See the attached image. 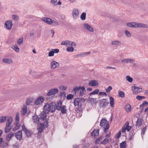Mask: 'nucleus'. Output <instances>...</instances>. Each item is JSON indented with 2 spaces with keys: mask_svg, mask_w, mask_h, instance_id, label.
I'll return each instance as SVG.
<instances>
[{
  "mask_svg": "<svg viewBox=\"0 0 148 148\" xmlns=\"http://www.w3.org/2000/svg\"><path fill=\"white\" fill-rule=\"evenodd\" d=\"M56 103L54 102H52L49 103H47L45 104L44 106V110L47 114L49 112H53L56 110Z\"/></svg>",
  "mask_w": 148,
  "mask_h": 148,
  "instance_id": "f257e3e1",
  "label": "nucleus"
},
{
  "mask_svg": "<svg viewBox=\"0 0 148 148\" xmlns=\"http://www.w3.org/2000/svg\"><path fill=\"white\" fill-rule=\"evenodd\" d=\"M100 125L101 127H105L103 129V131L105 133H106L109 129V124L106 119H102L100 123Z\"/></svg>",
  "mask_w": 148,
  "mask_h": 148,
  "instance_id": "f03ea898",
  "label": "nucleus"
},
{
  "mask_svg": "<svg viewBox=\"0 0 148 148\" xmlns=\"http://www.w3.org/2000/svg\"><path fill=\"white\" fill-rule=\"evenodd\" d=\"M99 104L101 108H105L108 106L109 102L107 99H103L99 101Z\"/></svg>",
  "mask_w": 148,
  "mask_h": 148,
  "instance_id": "7ed1b4c3",
  "label": "nucleus"
},
{
  "mask_svg": "<svg viewBox=\"0 0 148 148\" xmlns=\"http://www.w3.org/2000/svg\"><path fill=\"white\" fill-rule=\"evenodd\" d=\"M44 100V99L43 97L39 96L34 101V103L36 105H39L42 104Z\"/></svg>",
  "mask_w": 148,
  "mask_h": 148,
  "instance_id": "20e7f679",
  "label": "nucleus"
},
{
  "mask_svg": "<svg viewBox=\"0 0 148 148\" xmlns=\"http://www.w3.org/2000/svg\"><path fill=\"white\" fill-rule=\"evenodd\" d=\"M58 92V88H55L50 89L49 90L47 94V96H50L52 95H54L56 94Z\"/></svg>",
  "mask_w": 148,
  "mask_h": 148,
  "instance_id": "39448f33",
  "label": "nucleus"
},
{
  "mask_svg": "<svg viewBox=\"0 0 148 148\" xmlns=\"http://www.w3.org/2000/svg\"><path fill=\"white\" fill-rule=\"evenodd\" d=\"M12 25V22L11 20L7 21L5 23V25L6 26L5 28L8 30H10L11 29Z\"/></svg>",
  "mask_w": 148,
  "mask_h": 148,
  "instance_id": "423d86ee",
  "label": "nucleus"
},
{
  "mask_svg": "<svg viewBox=\"0 0 148 148\" xmlns=\"http://www.w3.org/2000/svg\"><path fill=\"white\" fill-rule=\"evenodd\" d=\"M87 101H90L91 103V104L93 106L94 105H96V103H98V101H97V99L96 98H92L89 97L88 100Z\"/></svg>",
  "mask_w": 148,
  "mask_h": 148,
  "instance_id": "0eeeda50",
  "label": "nucleus"
},
{
  "mask_svg": "<svg viewBox=\"0 0 148 148\" xmlns=\"http://www.w3.org/2000/svg\"><path fill=\"white\" fill-rule=\"evenodd\" d=\"M46 113L45 112H42L38 116V117L39 120L42 121H43L45 120L46 118Z\"/></svg>",
  "mask_w": 148,
  "mask_h": 148,
  "instance_id": "6e6552de",
  "label": "nucleus"
},
{
  "mask_svg": "<svg viewBox=\"0 0 148 148\" xmlns=\"http://www.w3.org/2000/svg\"><path fill=\"white\" fill-rule=\"evenodd\" d=\"M15 137L18 140H21L22 139V131H19L15 133Z\"/></svg>",
  "mask_w": 148,
  "mask_h": 148,
  "instance_id": "1a4fd4ad",
  "label": "nucleus"
},
{
  "mask_svg": "<svg viewBox=\"0 0 148 148\" xmlns=\"http://www.w3.org/2000/svg\"><path fill=\"white\" fill-rule=\"evenodd\" d=\"M59 65V63L54 61H53L51 63V68L52 69H55Z\"/></svg>",
  "mask_w": 148,
  "mask_h": 148,
  "instance_id": "9d476101",
  "label": "nucleus"
},
{
  "mask_svg": "<svg viewBox=\"0 0 148 148\" xmlns=\"http://www.w3.org/2000/svg\"><path fill=\"white\" fill-rule=\"evenodd\" d=\"M88 85L90 86H97L99 85V82L96 80H92L89 82L88 83Z\"/></svg>",
  "mask_w": 148,
  "mask_h": 148,
  "instance_id": "9b49d317",
  "label": "nucleus"
},
{
  "mask_svg": "<svg viewBox=\"0 0 148 148\" xmlns=\"http://www.w3.org/2000/svg\"><path fill=\"white\" fill-rule=\"evenodd\" d=\"M32 119V120L34 123L38 124L39 123L40 120L38 116H37L36 114H34V115L33 116Z\"/></svg>",
  "mask_w": 148,
  "mask_h": 148,
  "instance_id": "f8f14e48",
  "label": "nucleus"
},
{
  "mask_svg": "<svg viewBox=\"0 0 148 148\" xmlns=\"http://www.w3.org/2000/svg\"><path fill=\"white\" fill-rule=\"evenodd\" d=\"M132 89L133 93L135 94H137L139 93V92L138 91L139 90H139L140 89H141V90L142 89V88L136 86H132Z\"/></svg>",
  "mask_w": 148,
  "mask_h": 148,
  "instance_id": "ddd939ff",
  "label": "nucleus"
},
{
  "mask_svg": "<svg viewBox=\"0 0 148 148\" xmlns=\"http://www.w3.org/2000/svg\"><path fill=\"white\" fill-rule=\"evenodd\" d=\"M62 106V101L61 100H60L58 101L55 106L56 110L57 109L58 110H60Z\"/></svg>",
  "mask_w": 148,
  "mask_h": 148,
  "instance_id": "4468645a",
  "label": "nucleus"
},
{
  "mask_svg": "<svg viewBox=\"0 0 148 148\" xmlns=\"http://www.w3.org/2000/svg\"><path fill=\"white\" fill-rule=\"evenodd\" d=\"M84 25L85 28L88 31L92 32L94 31L93 28L89 25L87 23L84 24Z\"/></svg>",
  "mask_w": 148,
  "mask_h": 148,
  "instance_id": "2eb2a0df",
  "label": "nucleus"
},
{
  "mask_svg": "<svg viewBox=\"0 0 148 148\" xmlns=\"http://www.w3.org/2000/svg\"><path fill=\"white\" fill-rule=\"evenodd\" d=\"M40 127L43 129L46 127H48V119H46L44 123H40Z\"/></svg>",
  "mask_w": 148,
  "mask_h": 148,
  "instance_id": "dca6fc26",
  "label": "nucleus"
},
{
  "mask_svg": "<svg viewBox=\"0 0 148 148\" xmlns=\"http://www.w3.org/2000/svg\"><path fill=\"white\" fill-rule=\"evenodd\" d=\"M78 14L79 11L78 9H76V10H73L72 15L74 19H76L78 17Z\"/></svg>",
  "mask_w": 148,
  "mask_h": 148,
  "instance_id": "f3484780",
  "label": "nucleus"
},
{
  "mask_svg": "<svg viewBox=\"0 0 148 148\" xmlns=\"http://www.w3.org/2000/svg\"><path fill=\"white\" fill-rule=\"evenodd\" d=\"M135 60L134 59L127 58L122 60L121 62L122 63H128L129 62H133Z\"/></svg>",
  "mask_w": 148,
  "mask_h": 148,
  "instance_id": "a211bd4d",
  "label": "nucleus"
},
{
  "mask_svg": "<svg viewBox=\"0 0 148 148\" xmlns=\"http://www.w3.org/2000/svg\"><path fill=\"white\" fill-rule=\"evenodd\" d=\"M99 129L94 130L92 132L91 135L94 137L98 136L99 135Z\"/></svg>",
  "mask_w": 148,
  "mask_h": 148,
  "instance_id": "6ab92c4d",
  "label": "nucleus"
},
{
  "mask_svg": "<svg viewBox=\"0 0 148 148\" xmlns=\"http://www.w3.org/2000/svg\"><path fill=\"white\" fill-rule=\"evenodd\" d=\"M59 111H61V113L63 114H66L67 112L66 106L65 105L62 106Z\"/></svg>",
  "mask_w": 148,
  "mask_h": 148,
  "instance_id": "aec40b11",
  "label": "nucleus"
},
{
  "mask_svg": "<svg viewBox=\"0 0 148 148\" xmlns=\"http://www.w3.org/2000/svg\"><path fill=\"white\" fill-rule=\"evenodd\" d=\"M14 134L12 132H9L6 136V139L8 141H10L11 138L14 136Z\"/></svg>",
  "mask_w": 148,
  "mask_h": 148,
  "instance_id": "412c9836",
  "label": "nucleus"
},
{
  "mask_svg": "<svg viewBox=\"0 0 148 148\" xmlns=\"http://www.w3.org/2000/svg\"><path fill=\"white\" fill-rule=\"evenodd\" d=\"M42 20L45 23L49 25L51 24L52 19L49 18L45 17L42 18Z\"/></svg>",
  "mask_w": 148,
  "mask_h": 148,
  "instance_id": "4be33fe9",
  "label": "nucleus"
},
{
  "mask_svg": "<svg viewBox=\"0 0 148 148\" xmlns=\"http://www.w3.org/2000/svg\"><path fill=\"white\" fill-rule=\"evenodd\" d=\"M135 24L136 25V27H140L146 28L147 27V25L144 24L142 23H136Z\"/></svg>",
  "mask_w": 148,
  "mask_h": 148,
  "instance_id": "5701e85b",
  "label": "nucleus"
},
{
  "mask_svg": "<svg viewBox=\"0 0 148 148\" xmlns=\"http://www.w3.org/2000/svg\"><path fill=\"white\" fill-rule=\"evenodd\" d=\"M73 103L75 106H79V105H80V98H77L75 99L73 101Z\"/></svg>",
  "mask_w": 148,
  "mask_h": 148,
  "instance_id": "b1692460",
  "label": "nucleus"
},
{
  "mask_svg": "<svg viewBox=\"0 0 148 148\" xmlns=\"http://www.w3.org/2000/svg\"><path fill=\"white\" fill-rule=\"evenodd\" d=\"M143 120L141 118H138L136 121V126L139 127L142 125Z\"/></svg>",
  "mask_w": 148,
  "mask_h": 148,
  "instance_id": "393cba45",
  "label": "nucleus"
},
{
  "mask_svg": "<svg viewBox=\"0 0 148 148\" xmlns=\"http://www.w3.org/2000/svg\"><path fill=\"white\" fill-rule=\"evenodd\" d=\"M125 108L127 112H131V107L129 104L126 105Z\"/></svg>",
  "mask_w": 148,
  "mask_h": 148,
  "instance_id": "a878e982",
  "label": "nucleus"
},
{
  "mask_svg": "<svg viewBox=\"0 0 148 148\" xmlns=\"http://www.w3.org/2000/svg\"><path fill=\"white\" fill-rule=\"evenodd\" d=\"M3 61L4 63L9 64L12 62V59L9 58H4L3 60Z\"/></svg>",
  "mask_w": 148,
  "mask_h": 148,
  "instance_id": "bb28decb",
  "label": "nucleus"
},
{
  "mask_svg": "<svg viewBox=\"0 0 148 148\" xmlns=\"http://www.w3.org/2000/svg\"><path fill=\"white\" fill-rule=\"evenodd\" d=\"M86 92V90L85 89V87L84 86H82V88L81 89V90L79 93V95L81 96H82Z\"/></svg>",
  "mask_w": 148,
  "mask_h": 148,
  "instance_id": "cd10ccee",
  "label": "nucleus"
},
{
  "mask_svg": "<svg viewBox=\"0 0 148 148\" xmlns=\"http://www.w3.org/2000/svg\"><path fill=\"white\" fill-rule=\"evenodd\" d=\"M86 101V100L83 97H81L80 99V105L79 107L80 108L82 107L83 104Z\"/></svg>",
  "mask_w": 148,
  "mask_h": 148,
  "instance_id": "c85d7f7f",
  "label": "nucleus"
},
{
  "mask_svg": "<svg viewBox=\"0 0 148 148\" xmlns=\"http://www.w3.org/2000/svg\"><path fill=\"white\" fill-rule=\"evenodd\" d=\"M135 22L128 23L126 24L127 26L130 27H136Z\"/></svg>",
  "mask_w": 148,
  "mask_h": 148,
  "instance_id": "c756f323",
  "label": "nucleus"
},
{
  "mask_svg": "<svg viewBox=\"0 0 148 148\" xmlns=\"http://www.w3.org/2000/svg\"><path fill=\"white\" fill-rule=\"evenodd\" d=\"M7 122H6V125H10L12 121V119L11 117H7Z\"/></svg>",
  "mask_w": 148,
  "mask_h": 148,
  "instance_id": "7c9ffc66",
  "label": "nucleus"
},
{
  "mask_svg": "<svg viewBox=\"0 0 148 148\" xmlns=\"http://www.w3.org/2000/svg\"><path fill=\"white\" fill-rule=\"evenodd\" d=\"M110 106L111 107H113L114 106V98L112 97H110Z\"/></svg>",
  "mask_w": 148,
  "mask_h": 148,
  "instance_id": "2f4dec72",
  "label": "nucleus"
},
{
  "mask_svg": "<svg viewBox=\"0 0 148 148\" xmlns=\"http://www.w3.org/2000/svg\"><path fill=\"white\" fill-rule=\"evenodd\" d=\"M15 124L16 127H14L13 128V130L14 131H15L16 130L18 129L20 126V125L18 123V121H15Z\"/></svg>",
  "mask_w": 148,
  "mask_h": 148,
  "instance_id": "473e14b6",
  "label": "nucleus"
},
{
  "mask_svg": "<svg viewBox=\"0 0 148 148\" xmlns=\"http://www.w3.org/2000/svg\"><path fill=\"white\" fill-rule=\"evenodd\" d=\"M120 148H126L127 147L126 143L124 141L120 144Z\"/></svg>",
  "mask_w": 148,
  "mask_h": 148,
  "instance_id": "72a5a7b5",
  "label": "nucleus"
},
{
  "mask_svg": "<svg viewBox=\"0 0 148 148\" xmlns=\"http://www.w3.org/2000/svg\"><path fill=\"white\" fill-rule=\"evenodd\" d=\"M10 126L9 125H6V127L5 128V132L7 133L10 131L11 129V127H10Z\"/></svg>",
  "mask_w": 148,
  "mask_h": 148,
  "instance_id": "f704fd0d",
  "label": "nucleus"
},
{
  "mask_svg": "<svg viewBox=\"0 0 148 148\" xmlns=\"http://www.w3.org/2000/svg\"><path fill=\"white\" fill-rule=\"evenodd\" d=\"M119 95L120 97L123 98L125 96V94L124 92L121 90H119L118 91Z\"/></svg>",
  "mask_w": 148,
  "mask_h": 148,
  "instance_id": "c9c22d12",
  "label": "nucleus"
},
{
  "mask_svg": "<svg viewBox=\"0 0 148 148\" xmlns=\"http://www.w3.org/2000/svg\"><path fill=\"white\" fill-rule=\"evenodd\" d=\"M25 134H26V136L28 137H29L31 136L32 133L31 132L27 130V131H26L25 132Z\"/></svg>",
  "mask_w": 148,
  "mask_h": 148,
  "instance_id": "e433bc0d",
  "label": "nucleus"
},
{
  "mask_svg": "<svg viewBox=\"0 0 148 148\" xmlns=\"http://www.w3.org/2000/svg\"><path fill=\"white\" fill-rule=\"evenodd\" d=\"M86 14L85 12L82 13L80 16V18L82 20H84L86 18Z\"/></svg>",
  "mask_w": 148,
  "mask_h": 148,
  "instance_id": "4c0bfd02",
  "label": "nucleus"
},
{
  "mask_svg": "<svg viewBox=\"0 0 148 148\" xmlns=\"http://www.w3.org/2000/svg\"><path fill=\"white\" fill-rule=\"evenodd\" d=\"M33 100V99L31 98H28L27 99L26 104L27 105H29L31 103Z\"/></svg>",
  "mask_w": 148,
  "mask_h": 148,
  "instance_id": "58836bf2",
  "label": "nucleus"
},
{
  "mask_svg": "<svg viewBox=\"0 0 148 148\" xmlns=\"http://www.w3.org/2000/svg\"><path fill=\"white\" fill-rule=\"evenodd\" d=\"M121 43V42L120 41L117 40H115L112 41V44L113 45H119Z\"/></svg>",
  "mask_w": 148,
  "mask_h": 148,
  "instance_id": "ea45409f",
  "label": "nucleus"
},
{
  "mask_svg": "<svg viewBox=\"0 0 148 148\" xmlns=\"http://www.w3.org/2000/svg\"><path fill=\"white\" fill-rule=\"evenodd\" d=\"M12 48L16 52H19V49L16 45H13Z\"/></svg>",
  "mask_w": 148,
  "mask_h": 148,
  "instance_id": "a19ab883",
  "label": "nucleus"
},
{
  "mask_svg": "<svg viewBox=\"0 0 148 148\" xmlns=\"http://www.w3.org/2000/svg\"><path fill=\"white\" fill-rule=\"evenodd\" d=\"M148 105V102H147L146 101H144L143 102L142 104L140 105V107H144L145 106H147Z\"/></svg>",
  "mask_w": 148,
  "mask_h": 148,
  "instance_id": "79ce46f5",
  "label": "nucleus"
},
{
  "mask_svg": "<svg viewBox=\"0 0 148 148\" xmlns=\"http://www.w3.org/2000/svg\"><path fill=\"white\" fill-rule=\"evenodd\" d=\"M74 97L73 95L72 94H68L66 97V99L67 100H71Z\"/></svg>",
  "mask_w": 148,
  "mask_h": 148,
  "instance_id": "37998d69",
  "label": "nucleus"
},
{
  "mask_svg": "<svg viewBox=\"0 0 148 148\" xmlns=\"http://www.w3.org/2000/svg\"><path fill=\"white\" fill-rule=\"evenodd\" d=\"M37 130L38 131V132L36 134H41L43 131L44 129L41 128V127H39L37 128Z\"/></svg>",
  "mask_w": 148,
  "mask_h": 148,
  "instance_id": "c03bdc74",
  "label": "nucleus"
},
{
  "mask_svg": "<svg viewBox=\"0 0 148 148\" xmlns=\"http://www.w3.org/2000/svg\"><path fill=\"white\" fill-rule=\"evenodd\" d=\"M99 90L98 89H96L95 90L91 92L89 94V95L90 96L92 95H95L97 94L99 92Z\"/></svg>",
  "mask_w": 148,
  "mask_h": 148,
  "instance_id": "a18cd8bd",
  "label": "nucleus"
},
{
  "mask_svg": "<svg viewBox=\"0 0 148 148\" xmlns=\"http://www.w3.org/2000/svg\"><path fill=\"white\" fill-rule=\"evenodd\" d=\"M7 117L1 116L0 117V123H3L5 121Z\"/></svg>",
  "mask_w": 148,
  "mask_h": 148,
  "instance_id": "49530a36",
  "label": "nucleus"
},
{
  "mask_svg": "<svg viewBox=\"0 0 148 148\" xmlns=\"http://www.w3.org/2000/svg\"><path fill=\"white\" fill-rule=\"evenodd\" d=\"M27 107L25 106L24 108H22V111L23 112L22 113V114L23 115H25V114L27 111Z\"/></svg>",
  "mask_w": 148,
  "mask_h": 148,
  "instance_id": "de8ad7c7",
  "label": "nucleus"
},
{
  "mask_svg": "<svg viewBox=\"0 0 148 148\" xmlns=\"http://www.w3.org/2000/svg\"><path fill=\"white\" fill-rule=\"evenodd\" d=\"M126 78L127 81L130 82H132L133 79L132 77H131L129 76H127L126 77Z\"/></svg>",
  "mask_w": 148,
  "mask_h": 148,
  "instance_id": "09e8293b",
  "label": "nucleus"
},
{
  "mask_svg": "<svg viewBox=\"0 0 148 148\" xmlns=\"http://www.w3.org/2000/svg\"><path fill=\"white\" fill-rule=\"evenodd\" d=\"M74 50V48L72 47H68L66 49V51L68 52H73Z\"/></svg>",
  "mask_w": 148,
  "mask_h": 148,
  "instance_id": "8fccbe9b",
  "label": "nucleus"
},
{
  "mask_svg": "<svg viewBox=\"0 0 148 148\" xmlns=\"http://www.w3.org/2000/svg\"><path fill=\"white\" fill-rule=\"evenodd\" d=\"M136 98L138 100H142L143 99L145 98V97L140 95H137L136 97Z\"/></svg>",
  "mask_w": 148,
  "mask_h": 148,
  "instance_id": "3c124183",
  "label": "nucleus"
},
{
  "mask_svg": "<svg viewBox=\"0 0 148 148\" xmlns=\"http://www.w3.org/2000/svg\"><path fill=\"white\" fill-rule=\"evenodd\" d=\"M108 141V139L106 138L103 141L101 142V144L103 145H105Z\"/></svg>",
  "mask_w": 148,
  "mask_h": 148,
  "instance_id": "603ef678",
  "label": "nucleus"
},
{
  "mask_svg": "<svg viewBox=\"0 0 148 148\" xmlns=\"http://www.w3.org/2000/svg\"><path fill=\"white\" fill-rule=\"evenodd\" d=\"M65 93L64 92H61L59 94V96H61V97H62L64 99L66 97L65 96Z\"/></svg>",
  "mask_w": 148,
  "mask_h": 148,
  "instance_id": "864d4df0",
  "label": "nucleus"
},
{
  "mask_svg": "<svg viewBox=\"0 0 148 148\" xmlns=\"http://www.w3.org/2000/svg\"><path fill=\"white\" fill-rule=\"evenodd\" d=\"M125 33L126 35L128 37H130L131 36V34L130 32L127 30H125Z\"/></svg>",
  "mask_w": 148,
  "mask_h": 148,
  "instance_id": "5fc2aeb1",
  "label": "nucleus"
},
{
  "mask_svg": "<svg viewBox=\"0 0 148 148\" xmlns=\"http://www.w3.org/2000/svg\"><path fill=\"white\" fill-rule=\"evenodd\" d=\"M108 17H109L110 20L113 21H117L116 18L114 16H108Z\"/></svg>",
  "mask_w": 148,
  "mask_h": 148,
  "instance_id": "6e6d98bb",
  "label": "nucleus"
},
{
  "mask_svg": "<svg viewBox=\"0 0 148 148\" xmlns=\"http://www.w3.org/2000/svg\"><path fill=\"white\" fill-rule=\"evenodd\" d=\"M121 134V131H120L118 133L115 135V138L116 139H118L120 136Z\"/></svg>",
  "mask_w": 148,
  "mask_h": 148,
  "instance_id": "4d7b16f0",
  "label": "nucleus"
},
{
  "mask_svg": "<svg viewBox=\"0 0 148 148\" xmlns=\"http://www.w3.org/2000/svg\"><path fill=\"white\" fill-rule=\"evenodd\" d=\"M51 22V24L53 25L57 26L58 25V22H57V21H54V20L52 21V22Z\"/></svg>",
  "mask_w": 148,
  "mask_h": 148,
  "instance_id": "13d9d810",
  "label": "nucleus"
},
{
  "mask_svg": "<svg viewBox=\"0 0 148 148\" xmlns=\"http://www.w3.org/2000/svg\"><path fill=\"white\" fill-rule=\"evenodd\" d=\"M112 89V87L111 86H109L106 89V91L107 93H108Z\"/></svg>",
  "mask_w": 148,
  "mask_h": 148,
  "instance_id": "bf43d9fd",
  "label": "nucleus"
},
{
  "mask_svg": "<svg viewBox=\"0 0 148 148\" xmlns=\"http://www.w3.org/2000/svg\"><path fill=\"white\" fill-rule=\"evenodd\" d=\"M16 121H19V113L18 112L16 114V116L15 118Z\"/></svg>",
  "mask_w": 148,
  "mask_h": 148,
  "instance_id": "052dcab7",
  "label": "nucleus"
},
{
  "mask_svg": "<svg viewBox=\"0 0 148 148\" xmlns=\"http://www.w3.org/2000/svg\"><path fill=\"white\" fill-rule=\"evenodd\" d=\"M102 138V136L100 137L99 138L97 139L95 141V143L96 144H97L99 143L100 140Z\"/></svg>",
  "mask_w": 148,
  "mask_h": 148,
  "instance_id": "680f3d73",
  "label": "nucleus"
},
{
  "mask_svg": "<svg viewBox=\"0 0 148 148\" xmlns=\"http://www.w3.org/2000/svg\"><path fill=\"white\" fill-rule=\"evenodd\" d=\"M12 18L14 20L16 21L18 20L19 19L18 16L16 15H13L12 16Z\"/></svg>",
  "mask_w": 148,
  "mask_h": 148,
  "instance_id": "e2e57ef3",
  "label": "nucleus"
},
{
  "mask_svg": "<svg viewBox=\"0 0 148 148\" xmlns=\"http://www.w3.org/2000/svg\"><path fill=\"white\" fill-rule=\"evenodd\" d=\"M55 52H54L53 50L50 51L49 53V56H54V53Z\"/></svg>",
  "mask_w": 148,
  "mask_h": 148,
  "instance_id": "0e129e2a",
  "label": "nucleus"
},
{
  "mask_svg": "<svg viewBox=\"0 0 148 148\" xmlns=\"http://www.w3.org/2000/svg\"><path fill=\"white\" fill-rule=\"evenodd\" d=\"M147 130V128L146 127H144L141 131V134H144L145 133V132Z\"/></svg>",
  "mask_w": 148,
  "mask_h": 148,
  "instance_id": "69168bd1",
  "label": "nucleus"
},
{
  "mask_svg": "<svg viewBox=\"0 0 148 148\" xmlns=\"http://www.w3.org/2000/svg\"><path fill=\"white\" fill-rule=\"evenodd\" d=\"M99 95H104L106 96L107 95L106 92H100L99 93Z\"/></svg>",
  "mask_w": 148,
  "mask_h": 148,
  "instance_id": "338daca9",
  "label": "nucleus"
},
{
  "mask_svg": "<svg viewBox=\"0 0 148 148\" xmlns=\"http://www.w3.org/2000/svg\"><path fill=\"white\" fill-rule=\"evenodd\" d=\"M22 128L23 130L25 132L26 131H27V129L25 127V125L24 124H23L22 126Z\"/></svg>",
  "mask_w": 148,
  "mask_h": 148,
  "instance_id": "774afa93",
  "label": "nucleus"
}]
</instances>
